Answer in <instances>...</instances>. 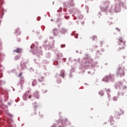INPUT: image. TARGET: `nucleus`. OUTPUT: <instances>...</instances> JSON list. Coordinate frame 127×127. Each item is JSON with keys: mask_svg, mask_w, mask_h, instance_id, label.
<instances>
[{"mask_svg": "<svg viewBox=\"0 0 127 127\" xmlns=\"http://www.w3.org/2000/svg\"><path fill=\"white\" fill-rule=\"evenodd\" d=\"M116 74L117 76L120 77H124L125 76V67L120 65L117 69Z\"/></svg>", "mask_w": 127, "mask_h": 127, "instance_id": "nucleus-1", "label": "nucleus"}, {"mask_svg": "<svg viewBox=\"0 0 127 127\" xmlns=\"http://www.w3.org/2000/svg\"><path fill=\"white\" fill-rule=\"evenodd\" d=\"M120 49H125L126 46V41L123 37H120L118 41Z\"/></svg>", "mask_w": 127, "mask_h": 127, "instance_id": "nucleus-2", "label": "nucleus"}, {"mask_svg": "<svg viewBox=\"0 0 127 127\" xmlns=\"http://www.w3.org/2000/svg\"><path fill=\"white\" fill-rule=\"evenodd\" d=\"M113 75L106 76L103 79V81L104 82H108L110 79H113Z\"/></svg>", "mask_w": 127, "mask_h": 127, "instance_id": "nucleus-3", "label": "nucleus"}, {"mask_svg": "<svg viewBox=\"0 0 127 127\" xmlns=\"http://www.w3.org/2000/svg\"><path fill=\"white\" fill-rule=\"evenodd\" d=\"M121 110L120 111H117L115 113V117L116 119H120V116H121Z\"/></svg>", "mask_w": 127, "mask_h": 127, "instance_id": "nucleus-4", "label": "nucleus"}, {"mask_svg": "<svg viewBox=\"0 0 127 127\" xmlns=\"http://www.w3.org/2000/svg\"><path fill=\"white\" fill-rule=\"evenodd\" d=\"M15 34H16V35H19V34H20V29L17 28L15 30Z\"/></svg>", "mask_w": 127, "mask_h": 127, "instance_id": "nucleus-5", "label": "nucleus"}, {"mask_svg": "<svg viewBox=\"0 0 127 127\" xmlns=\"http://www.w3.org/2000/svg\"><path fill=\"white\" fill-rule=\"evenodd\" d=\"M22 50L20 48H17L16 49L13 50V52H16V53H21Z\"/></svg>", "mask_w": 127, "mask_h": 127, "instance_id": "nucleus-6", "label": "nucleus"}, {"mask_svg": "<svg viewBox=\"0 0 127 127\" xmlns=\"http://www.w3.org/2000/svg\"><path fill=\"white\" fill-rule=\"evenodd\" d=\"M53 33L55 36H57V35L58 34V31L57 30V29H54L53 30Z\"/></svg>", "mask_w": 127, "mask_h": 127, "instance_id": "nucleus-7", "label": "nucleus"}, {"mask_svg": "<svg viewBox=\"0 0 127 127\" xmlns=\"http://www.w3.org/2000/svg\"><path fill=\"white\" fill-rule=\"evenodd\" d=\"M109 122L112 125H113L115 121H114V119H113L112 117H110V119L109 120Z\"/></svg>", "mask_w": 127, "mask_h": 127, "instance_id": "nucleus-8", "label": "nucleus"}, {"mask_svg": "<svg viewBox=\"0 0 127 127\" xmlns=\"http://www.w3.org/2000/svg\"><path fill=\"white\" fill-rule=\"evenodd\" d=\"M34 95H35V97L36 98V99H39V95L38 92H35V93H34Z\"/></svg>", "mask_w": 127, "mask_h": 127, "instance_id": "nucleus-9", "label": "nucleus"}, {"mask_svg": "<svg viewBox=\"0 0 127 127\" xmlns=\"http://www.w3.org/2000/svg\"><path fill=\"white\" fill-rule=\"evenodd\" d=\"M44 79V77H43V76H41L39 78V82H43Z\"/></svg>", "mask_w": 127, "mask_h": 127, "instance_id": "nucleus-10", "label": "nucleus"}, {"mask_svg": "<svg viewBox=\"0 0 127 127\" xmlns=\"http://www.w3.org/2000/svg\"><path fill=\"white\" fill-rule=\"evenodd\" d=\"M61 76L64 78V70L61 71Z\"/></svg>", "mask_w": 127, "mask_h": 127, "instance_id": "nucleus-11", "label": "nucleus"}, {"mask_svg": "<svg viewBox=\"0 0 127 127\" xmlns=\"http://www.w3.org/2000/svg\"><path fill=\"white\" fill-rule=\"evenodd\" d=\"M91 38L92 39L93 41L95 40V39H97V36H92L91 37Z\"/></svg>", "mask_w": 127, "mask_h": 127, "instance_id": "nucleus-12", "label": "nucleus"}, {"mask_svg": "<svg viewBox=\"0 0 127 127\" xmlns=\"http://www.w3.org/2000/svg\"><path fill=\"white\" fill-rule=\"evenodd\" d=\"M33 105L34 108H37L38 106H37V104L36 103V102L33 103Z\"/></svg>", "mask_w": 127, "mask_h": 127, "instance_id": "nucleus-13", "label": "nucleus"}, {"mask_svg": "<svg viewBox=\"0 0 127 127\" xmlns=\"http://www.w3.org/2000/svg\"><path fill=\"white\" fill-rule=\"evenodd\" d=\"M32 85H33V86H35V85H36V80H33Z\"/></svg>", "mask_w": 127, "mask_h": 127, "instance_id": "nucleus-14", "label": "nucleus"}, {"mask_svg": "<svg viewBox=\"0 0 127 127\" xmlns=\"http://www.w3.org/2000/svg\"><path fill=\"white\" fill-rule=\"evenodd\" d=\"M99 95H100V96H104V92H103L102 91H100L99 92Z\"/></svg>", "mask_w": 127, "mask_h": 127, "instance_id": "nucleus-15", "label": "nucleus"}, {"mask_svg": "<svg viewBox=\"0 0 127 127\" xmlns=\"http://www.w3.org/2000/svg\"><path fill=\"white\" fill-rule=\"evenodd\" d=\"M113 100L116 101L118 100V98H117L116 97H115L113 98Z\"/></svg>", "mask_w": 127, "mask_h": 127, "instance_id": "nucleus-16", "label": "nucleus"}, {"mask_svg": "<svg viewBox=\"0 0 127 127\" xmlns=\"http://www.w3.org/2000/svg\"><path fill=\"white\" fill-rule=\"evenodd\" d=\"M21 76H22V72L20 73L19 74V77H21Z\"/></svg>", "mask_w": 127, "mask_h": 127, "instance_id": "nucleus-17", "label": "nucleus"}, {"mask_svg": "<svg viewBox=\"0 0 127 127\" xmlns=\"http://www.w3.org/2000/svg\"><path fill=\"white\" fill-rule=\"evenodd\" d=\"M107 93H110V92H111V90L108 89L107 90Z\"/></svg>", "mask_w": 127, "mask_h": 127, "instance_id": "nucleus-18", "label": "nucleus"}, {"mask_svg": "<svg viewBox=\"0 0 127 127\" xmlns=\"http://www.w3.org/2000/svg\"><path fill=\"white\" fill-rule=\"evenodd\" d=\"M28 98H29V99H31V95H29V96H28Z\"/></svg>", "mask_w": 127, "mask_h": 127, "instance_id": "nucleus-19", "label": "nucleus"}, {"mask_svg": "<svg viewBox=\"0 0 127 127\" xmlns=\"http://www.w3.org/2000/svg\"><path fill=\"white\" fill-rule=\"evenodd\" d=\"M75 38H78V35L75 36Z\"/></svg>", "mask_w": 127, "mask_h": 127, "instance_id": "nucleus-20", "label": "nucleus"}, {"mask_svg": "<svg viewBox=\"0 0 127 127\" xmlns=\"http://www.w3.org/2000/svg\"><path fill=\"white\" fill-rule=\"evenodd\" d=\"M21 79H23V77H21Z\"/></svg>", "mask_w": 127, "mask_h": 127, "instance_id": "nucleus-21", "label": "nucleus"}, {"mask_svg": "<svg viewBox=\"0 0 127 127\" xmlns=\"http://www.w3.org/2000/svg\"><path fill=\"white\" fill-rule=\"evenodd\" d=\"M63 31H64V30H63Z\"/></svg>", "mask_w": 127, "mask_h": 127, "instance_id": "nucleus-22", "label": "nucleus"}]
</instances>
